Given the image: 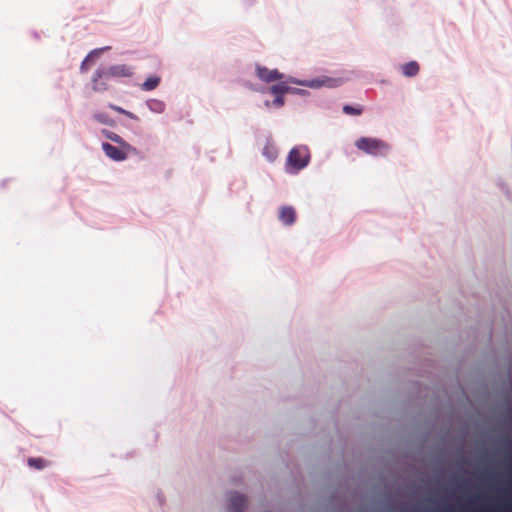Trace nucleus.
I'll use <instances>...</instances> for the list:
<instances>
[{"mask_svg": "<svg viewBox=\"0 0 512 512\" xmlns=\"http://www.w3.org/2000/svg\"><path fill=\"white\" fill-rule=\"evenodd\" d=\"M288 83L298 84V85L306 86V87H309V88H320V87H323V86L331 87L332 88V87L339 86L341 84V80L340 79H336V78H330V77H327V76H322V77L311 79V80L300 81V80H297V79H295L293 77H289L287 79V81H285V82H281V83L272 85L269 88V91L274 96H278V95L284 96L285 93H288V92H290L292 90L287 85Z\"/></svg>", "mask_w": 512, "mask_h": 512, "instance_id": "f257e3e1", "label": "nucleus"}, {"mask_svg": "<svg viewBox=\"0 0 512 512\" xmlns=\"http://www.w3.org/2000/svg\"><path fill=\"white\" fill-rule=\"evenodd\" d=\"M309 161L310 152L306 146L293 147L287 156V169L291 172H298L305 168Z\"/></svg>", "mask_w": 512, "mask_h": 512, "instance_id": "f03ea898", "label": "nucleus"}, {"mask_svg": "<svg viewBox=\"0 0 512 512\" xmlns=\"http://www.w3.org/2000/svg\"><path fill=\"white\" fill-rule=\"evenodd\" d=\"M355 145L359 150L373 156H385L389 152V145L381 139L361 137Z\"/></svg>", "mask_w": 512, "mask_h": 512, "instance_id": "7ed1b4c3", "label": "nucleus"}, {"mask_svg": "<svg viewBox=\"0 0 512 512\" xmlns=\"http://www.w3.org/2000/svg\"><path fill=\"white\" fill-rule=\"evenodd\" d=\"M102 149L105 153V155L112 159L113 161H124L129 153H135L136 149L133 147V150L124 149L123 147H115L111 145L110 143L104 142L102 143Z\"/></svg>", "mask_w": 512, "mask_h": 512, "instance_id": "20e7f679", "label": "nucleus"}, {"mask_svg": "<svg viewBox=\"0 0 512 512\" xmlns=\"http://www.w3.org/2000/svg\"><path fill=\"white\" fill-rule=\"evenodd\" d=\"M101 69L106 74V79L131 77L133 75V69L125 64L113 65Z\"/></svg>", "mask_w": 512, "mask_h": 512, "instance_id": "39448f33", "label": "nucleus"}, {"mask_svg": "<svg viewBox=\"0 0 512 512\" xmlns=\"http://www.w3.org/2000/svg\"><path fill=\"white\" fill-rule=\"evenodd\" d=\"M256 75L261 81L266 83L278 81L284 77L283 74L280 73L277 69L270 70L260 65L256 67Z\"/></svg>", "mask_w": 512, "mask_h": 512, "instance_id": "423d86ee", "label": "nucleus"}, {"mask_svg": "<svg viewBox=\"0 0 512 512\" xmlns=\"http://www.w3.org/2000/svg\"><path fill=\"white\" fill-rule=\"evenodd\" d=\"M247 499L245 496L233 493L230 495L228 512H243L246 507Z\"/></svg>", "mask_w": 512, "mask_h": 512, "instance_id": "0eeeda50", "label": "nucleus"}, {"mask_svg": "<svg viewBox=\"0 0 512 512\" xmlns=\"http://www.w3.org/2000/svg\"><path fill=\"white\" fill-rule=\"evenodd\" d=\"M106 74L102 71V69H98L95 71L92 77V89L95 92H104L108 90Z\"/></svg>", "mask_w": 512, "mask_h": 512, "instance_id": "6e6552de", "label": "nucleus"}, {"mask_svg": "<svg viewBox=\"0 0 512 512\" xmlns=\"http://www.w3.org/2000/svg\"><path fill=\"white\" fill-rule=\"evenodd\" d=\"M279 220L285 225H292L296 221V211L292 206H282L279 209Z\"/></svg>", "mask_w": 512, "mask_h": 512, "instance_id": "1a4fd4ad", "label": "nucleus"}, {"mask_svg": "<svg viewBox=\"0 0 512 512\" xmlns=\"http://www.w3.org/2000/svg\"><path fill=\"white\" fill-rule=\"evenodd\" d=\"M102 134L112 142L117 143L119 146L123 147L124 149L133 150V146H131L127 141H125L120 135L109 131V130H103Z\"/></svg>", "mask_w": 512, "mask_h": 512, "instance_id": "9d476101", "label": "nucleus"}, {"mask_svg": "<svg viewBox=\"0 0 512 512\" xmlns=\"http://www.w3.org/2000/svg\"><path fill=\"white\" fill-rule=\"evenodd\" d=\"M401 72L406 77H414L419 72V64L416 61H410L401 66Z\"/></svg>", "mask_w": 512, "mask_h": 512, "instance_id": "9b49d317", "label": "nucleus"}, {"mask_svg": "<svg viewBox=\"0 0 512 512\" xmlns=\"http://www.w3.org/2000/svg\"><path fill=\"white\" fill-rule=\"evenodd\" d=\"M27 464L30 468L35 470H42L50 465V462L41 457H30L27 460Z\"/></svg>", "mask_w": 512, "mask_h": 512, "instance_id": "f8f14e48", "label": "nucleus"}, {"mask_svg": "<svg viewBox=\"0 0 512 512\" xmlns=\"http://www.w3.org/2000/svg\"><path fill=\"white\" fill-rule=\"evenodd\" d=\"M161 82V78L156 75L149 76L142 84L141 89L144 91H152L156 89Z\"/></svg>", "mask_w": 512, "mask_h": 512, "instance_id": "ddd939ff", "label": "nucleus"}, {"mask_svg": "<svg viewBox=\"0 0 512 512\" xmlns=\"http://www.w3.org/2000/svg\"><path fill=\"white\" fill-rule=\"evenodd\" d=\"M262 153L270 162L274 161L278 156L277 148L270 142L265 144Z\"/></svg>", "mask_w": 512, "mask_h": 512, "instance_id": "4468645a", "label": "nucleus"}, {"mask_svg": "<svg viewBox=\"0 0 512 512\" xmlns=\"http://www.w3.org/2000/svg\"><path fill=\"white\" fill-rule=\"evenodd\" d=\"M147 106L150 111L154 113H163L165 111V103L158 99H150L147 101Z\"/></svg>", "mask_w": 512, "mask_h": 512, "instance_id": "2eb2a0df", "label": "nucleus"}, {"mask_svg": "<svg viewBox=\"0 0 512 512\" xmlns=\"http://www.w3.org/2000/svg\"><path fill=\"white\" fill-rule=\"evenodd\" d=\"M343 112L347 115L359 116L363 112L362 106L344 105Z\"/></svg>", "mask_w": 512, "mask_h": 512, "instance_id": "dca6fc26", "label": "nucleus"}, {"mask_svg": "<svg viewBox=\"0 0 512 512\" xmlns=\"http://www.w3.org/2000/svg\"><path fill=\"white\" fill-rule=\"evenodd\" d=\"M101 51H102V49H96V50H94V51L90 52V53L85 57V59H84V60L82 61V63H81V67H80V69H81V71H82V72H86V71L88 70V68H89V67H88V63H89L90 59H91L94 55H97L98 53H100Z\"/></svg>", "mask_w": 512, "mask_h": 512, "instance_id": "f3484780", "label": "nucleus"}, {"mask_svg": "<svg viewBox=\"0 0 512 512\" xmlns=\"http://www.w3.org/2000/svg\"><path fill=\"white\" fill-rule=\"evenodd\" d=\"M93 117L96 121L102 124H112L113 122L109 115L103 112L94 113Z\"/></svg>", "mask_w": 512, "mask_h": 512, "instance_id": "a211bd4d", "label": "nucleus"}, {"mask_svg": "<svg viewBox=\"0 0 512 512\" xmlns=\"http://www.w3.org/2000/svg\"><path fill=\"white\" fill-rule=\"evenodd\" d=\"M273 104L276 106V107H281L284 105V96L282 95H278V96H275V99L273 101Z\"/></svg>", "mask_w": 512, "mask_h": 512, "instance_id": "6ab92c4d", "label": "nucleus"}, {"mask_svg": "<svg viewBox=\"0 0 512 512\" xmlns=\"http://www.w3.org/2000/svg\"><path fill=\"white\" fill-rule=\"evenodd\" d=\"M109 108H111L112 110H114V111H116V112H118L120 114L126 113L125 109H123V108H121L119 106L113 105V104H109Z\"/></svg>", "mask_w": 512, "mask_h": 512, "instance_id": "aec40b11", "label": "nucleus"}, {"mask_svg": "<svg viewBox=\"0 0 512 512\" xmlns=\"http://www.w3.org/2000/svg\"><path fill=\"white\" fill-rule=\"evenodd\" d=\"M123 115H125V116H127V117H129L131 119L138 120L136 115H134L133 113H131V112L127 111V110H126V113H124Z\"/></svg>", "mask_w": 512, "mask_h": 512, "instance_id": "412c9836", "label": "nucleus"}]
</instances>
